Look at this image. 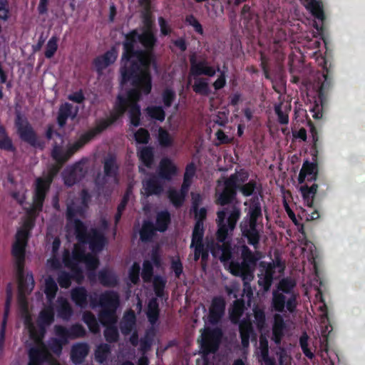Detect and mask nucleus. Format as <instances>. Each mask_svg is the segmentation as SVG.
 <instances>
[{"label":"nucleus","mask_w":365,"mask_h":365,"mask_svg":"<svg viewBox=\"0 0 365 365\" xmlns=\"http://www.w3.org/2000/svg\"><path fill=\"white\" fill-rule=\"evenodd\" d=\"M55 331L56 334L60 336L64 342H66L68 339H74L81 338L86 334V330L81 324H74L69 329L62 326H56Z\"/></svg>","instance_id":"nucleus-12"},{"label":"nucleus","mask_w":365,"mask_h":365,"mask_svg":"<svg viewBox=\"0 0 365 365\" xmlns=\"http://www.w3.org/2000/svg\"><path fill=\"white\" fill-rule=\"evenodd\" d=\"M58 315L63 319H68L71 314V308L67 300L60 299L58 300Z\"/></svg>","instance_id":"nucleus-38"},{"label":"nucleus","mask_w":365,"mask_h":365,"mask_svg":"<svg viewBox=\"0 0 365 365\" xmlns=\"http://www.w3.org/2000/svg\"><path fill=\"white\" fill-rule=\"evenodd\" d=\"M165 284V281L160 277H155L153 281V286L155 294L158 297L163 295V289Z\"/></svg>","instance_id":"nucleus-47"},{"label":"nucleus","mask_w":365,"mask_h":365,"mask_svg":"<svg viewBox=\"0 0 365 365\" xmlns=\"http://www.w3.org/2000/svg\"><path fill=\"white\" fill-rule=\"evenodd\" d=\"M86 205L84 200L76 198L67 203V217L71 220L78 215H81L84 211Z\"/></svg>","instance_id":"nucleus-20"},{"label":"nucleus","mask_w":365,"mask_h":365,"mask_svg":"<svg viewBox=\"0 0 365 365\" xmlns=\"http://www.w3.org/2000/svg\"><path fill=\"white\" fill-rule=\"evenodd\" d=\"M216 202L225 205L228 203V179L222 178L217 181L216 187Z\"/></svg>","instance_id":"nucleus-18"},{"label":"nucleus","mask_w":365,"mask_h":365,"mask_svg":"<svg viewBox=\"0 0 365 365\" xmlns=\"http://www.w3.org/2000/svg\"><path fill=\"white\" fill-rule=\"evenodd\" d=\"M77 113V108L71 104L65 103L59 109L58 115V123L61 127L66 124V119L68 117L74 118Z\"/></svg>","instance_id":"nucleus-22"},{"label":"nucleus","mask_w":365,"mask_h":365,"mask_svg":"<svg viewBox=\"0 0 365 365\" xmlns=\"http://www.w3.org/2000/svg\"><path fill=\"white\" fill-rule=\"evenodd\" d=\"M16 124L22 140L28 142L33 146L39 147L41 149L43 148V144L37 140L34 131L26 119L18 115Z\"/></svg>","instance_id":"nucleus-11"},{"label":"nucleus","mask_w":365,"mask_h":365,"mask_svg":"<svg viewBox=\"0 0 365 365\" xmlns=\"http://www.w3.org/2000/svg\"><path fill=\"white\" fill-rule=\"evenodd\" d=\"M57 164L58 165H53L50 168L46 175L36 179L35 195L34 197L32 207L30 211L31 214L41 210L46 194L49 189L53 178L58 173L62 166V165L58 163H57Z\"/></svg>","instance_id":"nucleus-9"},{"label":"nucleus","mask_w":365,"mask_h":365,"mask_svg":"<svg viewBox=\"0 0 365 365\" xmlns=\"http://www.w3.org/2000/svg\"><path fill=\"white\" fill-rule=\"evenodd\" d=\"M192 209L194 212H197V209L200 205L201 201V196L199 194L192 193Z\"/></svg>","instance_id":"nucleus-54"},{"label":"nucleus","mask_w":365,"mask_h":365,"mask_svg":"<svg viewBox=\"0 0 365 365\" xmlns=\"http://www.w3.org/2000/svg\"><path fill=\"white\" fill-rule=\"evenodd\" d=\"M135 138L138 143L146 144L149 141L150 134L147 130L144 128H140L135 133Z\"/></svg>","instance_id":"nucleus-46"},{"label":"nucleus","mask_w":365,"mask_h":365,"mask_svg":"<svg viewBox=\"0 0 365 365\" xmlns=\"http://www.w3.org/2000/svg\"><path fill=\"white\" fill-rule=\"evenodd\" d=\"M195 173V168L193 164L187 165L185 173L184 174V180L182 182V191L188 192L189 187L192 183V179Z\"/></svg>","instance_id":"nucleus-36"},{"label":"nucleus","mask_w":365,"mask_h":365,"mask_svg":"<svg viewBox=\"0 0 365 365\" xmlns=\"http://www.w3.org/2000/svg\"><path fill=\"white\" fill-rule=\"evenodd\" d=\"M118 167L114 156L109 155L104 160V173L106 176H114Z\"/></svg>","instance_id":"nucleus-34"},{"label":"nucleus","mask_w":365,"mask_h":365,"mask_svg":"<svg viewBox=\"0 0 365 365\" xmlns=\"http://www.w3.org/2000/svg\"><path fill=\"white\" fill-rule=\"evenodd\" d=\"M129 195H130V191L128 190L126 194L123 197L121 202L118 206V210L117 211H118L119 212H123V211L124 210V209H125V206L127 205Z\"/></svg>","instance_id":"nucleus-55"},{"label":"nucleus","mask_w":365,"mask_h":365,"mask_svg":"<svg viewBox=\"0 0 365 365\" xmlns=\"http://www.w3.org/2000/svg\"><path fill=\"white\" fill-rule=\"evenodd\" d=\"M225 210L217 212V231L216 233V242L211 247L212 255L219 259L227 266L228 263V242L226 241L228 234V217Z\"/></svg>","instance_id":"nucleus-7"},{"label":"nucleus","mask_w":365,"mask_h":365,"mask_svg":"<svg viewBox=\"0 0 365 365\" xmlns=\"http://www.w3.org/2000/svg\"><path fill=\"white\" fill-rule=\"evenodd\" d=\"M186 21L192 26L195 31L200 34H202V28L198 21L193 16H188L186 18Z\"/></svg>","instance_id":"nucleus-51"},{"label":"nucleus","mask_w":365,"mask_h":365,"mask_svg":"<svg viewBox=\"0 0 365 365\" xmlns=\"http://www.w3.org/2000/svg\"><path fill=\"white\" fill-rule=\"evenodd\" d=\"M135 324V316L133 311H130L127 314H125L123 320L120 322V328L121 332L125 334H129L133 330Z\"/></svg>","instance_id":"nucleus-24"},{"label":"nucleus","mask_w":365,"mask_h":365,"mask_svg":"<svg viewBox=\"0 0 365 365\" xmlns=\"http://www.w3.org/2000/svg\"><path fill=\"white\" fill-rule=\"evenodd\" d=\"M139 271L140 266L138 264L135 263L133 265L132 269L130 272V279L133 284H136L139 279Z\"/></svg>","instance_id":"nucleus-50"},{"label":"nucleus","mask_w":365,"mask_h":365,"mask_svg":"<svg viewBox=\"0 0 365 365\" xmlns=\"http://www.w3.org/2000/svg\"><path fill=\"white\" fill-rule=\"evenodd\" d=\"M190 61L191 68L188 83L192 84L195 93L207 96L210 92L207 79L200 76L205 74L211 76L214 75L215 70L204 62L196 63L192 59Z\"/></svg>","instance_id":"nucleus-8"},{"label":"nucleus","mask_w":365,"mask_h":365,"mask_svg":"<svg viewBox=\"0 0 365 365\" xmlns=\"http://www.w3.org/2000/svg\"><path fill=\"white\" fill-rule=\"evenodd\" d=\"M34 226V221L28 217L24 222L22 227L16 235V241L13 245L12 253L16 260V272L19 281L18 300L22 309H26L27 302L26 296L31 293L34 287V280L31 274L24 273V263L25 256V247L27 243L29 232Z\"/></svg>","instance_id":"nucleus-4"},{"label":"nucleus","mask_w":365,"mask_h":365,"mask_svg":"<svg viewBox=\"0 0 365 365\" xmlns=\"http://www.w3.org/2000/svg\"><path fill=\"white\" fill-rule=\"evenodd\" d=\"M48 264H50V266L54 269L59 268L61 264L60 260L56 257H53L52 259L48 260Z\"/></svg>","instance_id":"nucleus-58"},{"label":"nucleus","mask_w":365,"mask_h":365,"mask_svg":"<svg viewBox=\"0 0 365 365\" xmlns=\"http://www.w3.org/2000/svg\"><path fill=\"white\" fill-rule=\"evenodd\" d=\"M45 287V292L47 297L50 299L54 298L58 289V287L56 282L52 277H48V278L46 279Z\"/></svg>","instance_id":"nucleus-40"},{"label":"nucleus","mask_w":365,"mask_h":365,"mask_svg":"<svg viewBox=\"0 0 365 365\" xmlns=\"http://www.w3.org/2000/svg\"><path fill=\"white\" fill-rule=\"evenodd\" d=\"M203 233V222L197 220L192 232L191 247H193L195 245H203L202 242Z\"/></svg>","instance_id":"nucleus-30"},{"label":"nucleus","mask_w":365,"mask_h":365,"mask_svg":"<svg viewBox=\"0 0 365 365\" xmlns=\"http://www.w3.org/2000/svg\"><path fill=\"white\" fill-rule=\"evenodd\" d=\"M0 148L7 150H14V147L12 144V141L8 136L5 128L0 125Z\"/></svg>","instance_id":"nucleus-35"},{"label":"nucleus","mask_w":365,"mask_h":365,"mask_svg":"<svg viewBox=\"0 0 365 365\" xmlns=\"http://www.w3.org/2000/svg\"><path fill=\"white\" fill-rule=\"evenodd\" d=\"M171 268L174 271L175 276L180 277V275L182 272V264L179 257H173Z\"/></svg>","instance_id":"nucleus-48"},{"label":"nucleus","mask_w":365,"mask_h":365,"mask_svg":"<svg viewBox=\"0 0 365 365\" xmlns=\"http://www.w3.org/2000/svg\"><path fill=\"white\" fill-rule=\"evenodd\" d=\"M11 298V285L9 284L7 287V299L6 302V310L4 313V319L2 321L1 324V329L0 331V349L2 348L4 338H5V329H6V317L8 314V307Z\"/></svg>","instance_id":"nucleus-31"},{"label":"nucleus","mask_w":365,"mask_h":365,"mask_svg":"<svg viewBox=\"0 0 365 365\" xmlns=\"http://www.w3.org/2000/svg\"><path fill=\"white\" fill-rule=\"evenodd\" d=\"M170 221V214L167 211H162L158 213L155 230L163 232L167 229Z\"/></svg>","instance_id":"nucleus-32"},{"label":"nucleus","mask_w":365,"mask_h":365,"mask_svg":"<svg viewBox=\"0 0 365 365\" xmlns=\"http://www.w3.org/2000/svg\"><path fill=\"white\" fill-rule=\"evenodd\" d=\"M98 278L100 282L106 287H113L117 284L115 274L108 270H103L99 272Z\"/></svg>","instance_id":"nucleus-28"},{"label":"nucleus","mask_w":365,"mask_h":365,"mask_svg":"<svg viewBox=\"0 0 365 365\" xmlns=\"http://www.w3.org/2000/svg\"><path fill=\"white\" fill-rule=\"evenodd\" d=\"M155 228L150 222H145L140 230V239L143 241L150 240L154 235Z\"/></svg>","instance_id":"nucleus-39"},{"label":"nucleus","mask_w":365,"mask_h":365,"mask_svg":"<svg viewBox=\"0 0 365 365\" xmlns=\"http://www.w3.org/2000/svg\"><path fill=\"white\" fill-rule=\"evenodd\" d=\"M89 351V347L86 343H77L71 348V357L73 363L81 364Z\"/></svg>","instance_id":"nucleus-17"},{"label":"nucleus","mask_w":365,"mask_h":365,"mask_svg":"<svg viewBox=\"0 0 365 365\" xmlns=\"http://www.w3.org/2000/svg\"><path fill=\"white\" fill-rule=\"evenodd\" d=\"M53 320V312L51 309H45L40 313L38 326L36 327L26 318V324L30 337L36 343V346L29 350V362L28 365H40L43 361L50 358V353L41 339L45 333V327L49 325Z\"/></svg>","instance_id":"nucleus-6"},{"label":"nucleus","mask_w":365,"mask_h":365,"mask_svg":"<svg viewBox=\"0 0 365 365\" xmlns=\"http://www.w3.org/2000/svg\"><path fill=\"white\" fill-rule=\"evenodd\" d=\"M143 188L147 195H160L163 191V185L156 175H152L143 181Z\"/></svg>","instance_id":"nucleus-14"},{"label":"nucleus","mask_w":365,"mask_h":365,"mask_svg":"<svg viewBox=\"0 0 365 365\" xmlns=\"http://www.w3.org/2000/svg\"><path fill=\"white\" fill-rule=\"evenodd\" d=\"M118 331L115 327L113 325L107 326L104 331V336L107 341L112 343L115 342L118 339Z\"/></svg>","instance_id":"nucleus-41"},{"label":"nucleus","mask_w":365,"mask_h":365,"mask_svg":"<svg viewBox=\"0 0 365 365\" xmlns=\"http://www.w3.org/2000/svg\"><path fill=\"white\" fill-rule=\"evenodd\" d=\"M177 174V168L168 158H163L160 163L159 175L165 180H170Z\"/></svg>","instance_id":"nucleus-19"},{"label":"nucleus","mask_w":365,"mask_h":365,"mask_svg":"<svg viewBox=\"0 0 365 365\" xmlns=\"http://www.w3.org/2000/svg\"><path fill=\"white\" fill-rule=\"evenodd\" d=\"M175 46L180 48L182 51L186 50V45L183 40L180 39L175 41Z\"/></svg>","instance_id":"nucleus-64"},{"label":"nucleus","mask_w":365,"mask_h":365,"mask_svg":"<svg viewBox=\"0 0 365 365\" xmlns=\"http://www.w3.org/2000/svg\"><path fill=\"white\" fill-rule=\"evenodd\" d=\"M159 316L158 303L155 298L150 300L148 305L147 317L151 324H155Z\"/></svg>","instance_id":"nucleus-25"},{"label":"nucleus","mask_w":365,"mask_h":365,"mask_svg":"<svg viewBox=\"0 0 365 365\" xmlns=\"http://www.w3.org/2000/svg\"><path fill=\"white\" fill-rule=\"evenodd\" d=\"M226 303L220 297L215 298L210 309L209 321L212 324L217 323L225 313Z\"/></svg>","instance_id":"nucleus-13"},{"label":"nucleus","mask_w":365,"mask_h":365,"mask_svg":"<svg viewBox=\"0 0 365 365\" xmlns=\"http://www.w3.org/2000/svg\"><path fill=\"white\" fill-rule=\"evenodd\" d=\"M158 139L159 143L163 147H171L173 143L172 135L163 128L158 129Z\"/></svg>","instance_id":"nucleus-37"},{"label":"nucleus","mask_w":365,"mask_h":365,"mask_svg":"<svg viewBox=\"0 0 365 365\" xmlns=\"http://www.w3.org/2000/svg\"><path fill=\"white\" fill-rule=\"evenodd\" d=\"M86 170L83 165L81 163L76 164L72 169L64 175L65 184L72 186L76 182L81 180L85 175Z\"/></svg>","instance_id":"nucleus-15"},{"label":"nucleus","mask_w":365,"mask_h":365,"mask_svg":"<svg viewBox=\"0 0 365 365\" xmlns=\"http://www.w3.org/2000/svg\"><path fill=\"white\" fill-rule=\"evenodd\" d=\"M151 1L152 0H139V4L143 9V18L147 29L141 35L137 36L133 33L126 36L122 58L123 67L120 69L123 85L126 81H131L135 86H143L145 93H149L151 90L149 66L152 57L150 52L143 51L140 45L150 49L153 48L155 41L150 30Z\"/></svg>","instance_id":"nucleus-1"},{"label":"nucleus","mask_w":365,"mask_h":365,"mask_svg":"<svg viewBox=\"0 0 365 365\" xmlns=\"http://www.w3.org/2000/svg\"><path fill=\"white\" fill-rule=\"evenodd\" d=\"M195 213V216L198 217V220L202 222L206 216V210L205 208H201L200 210L197 209V212Z\"/></svg>","instance_id":"nucleus-59"},{"label":"nucleus","mask_w":365,"mask_h":365,"mask_svg":"<svg viewBox=\"0 0 365 365\" xmlns=\"http://www.w3.org/2000/svg\"><path fill=\"white\" fill-rule=\"evenodd\" d=\"M222 336L220 329H205L201 335V347L204 354L215 352L219 346Z\"/></svg>","instance_id":"nucleus-10"},{"label":"nucleus","mask_w":365,"mask_h":365,"mask_svg":"<svg viewBox=\"0 0 365 365\" xmlns=\"http://www.w3.org/2000/svg\"><path fill=\"white\" fill-rule=\"evenodd\" d=\"M175 96V92L170 90L166 89L163 94V98L164 104L166 107H170L172 104V102Z\"/></svg>","instance_id":"nucleus-49"},{"label":"nucleus","mask_w":365,"mask_h":365,"mask_svg":"<svg viewBox=\"0 0 365 365\" xmlns=\"http://www.w3.org/2000/svg\"><path fill=\"white\" fill-rule=\"evenodd\" d=\"M71 296L73 300L80 307H83L87 304V294L84 288L79 287L73 289Z\"/></svg>","instance_id":"nucleus-27"},{"label":"nucleus","mask_w":365,"mask_h":365,"mask_svg":"<svg viewBox=\"0 0 365 365\" xmlns=\"http://www.w3.org/2000/svg\"><path fill=\"white\" fill-rule=\"evenodd\" d=\"M195 254L194 260L197 261L201 255V252L203 251V245H195Z\"/></svg>","instance_id":"nucleus-57"},{"label":"nucleus","mask_w":365,"mask_h":365,"mask_svg":"<svg viewBox=\"0 0 365 365\" xmlns=\"http://www.w3.org/2000/svg\"><path fill=\"white\" fill-rule=\"evenodd\" d=\"M69 99L76 103H81L83 100V96L81 93H75L69 96Z\"/></svg>","instance_id":"nucleus-62"},{"label":"nucleus","mask_w":365,"mask_h":365,"mask_svg":"<svg viewBox=\"0 0 365 365\" xmlns=\"http://www.w3.org/2000/svg\"><path fill=\"white\" fill-rule=\"evenodd\" d=\"M153 277V265L150 262L145 261L143 263L142 277L145 282H150Z\"/></svg>","instance_id":"nucleus-45"},{"label":"nucleus","mask_w":365,"mask_h":365,"mask_svg":"<svg viewBox=\"0 0 365 365\" xmlns=\"http://www.w3.org/2000/svg\"><path fill=\"white\" fill-rule=\"evenodd\" d=\"M216 135L220 143H226L227 136L222 130H217Z\"/></svg>","instance_id":"nucleus-63"},{"label":"nucleus","mask_w":365,"mask_h":365,"mask_svg":"<svg viewBox=\"0 0 365 365\" xmlns=\"http://www.w3.org/2000/svg\"><path fill=\"white\" fill-rule=\"evenodd\" d=\"M116 309H102L98 314V319L103 326L113 325L117 322Z\"/></svg>","instance_id":"nucleus-23"},{"label":"nucleus","mask_w":365,"mask_h":365,"mask_svg":"<svg viewBox=\"0 0 365 365\" xmlns=\"http://www.w3.org/2000/svg\"><path fill=\"white\" fill-rule=\"evenodd\" d=\"M140 158L146 166H150L153 160L152 148L148 147L143 148L140 151Z\"/></svg>","instance_id":"nucleus-42"},{"label":"nucleus","mask_w":365,"mask_h":365,"mask_svg":"<svg viewBox=\"0 0 365 365\" xmlns=\"http://www.w3.org/2000/svg\"><path fill=\"white\" fill-rule=\"evenodd\" d=\"M159 24L160 26V30H161L162 34H163L164 35L168 34L170 32V30L168 28L166 22L163 17L159 18Z\"/></svg>","instance_id":"nucleus-56"},{"label":"nucleus","mask_w":365,"mask_h":365,"mask_svg":"<svg viewBox=\"0 0 365 365\" xmlns=\"http://www.w3.org/2000/svg\"><path fill=\"white\" fill-rule=\"evenodd\" d=\"M130 82L133 88L124 94L118 95L115 113L110 121H103L96 127L88 130L78 141L70 145L65 153L62 150L61 145H58L56 142L55 143L51 152V156L56 163L61 165L65 163L75 152L104 130L110 123L121 116L125 110L128 111L130 122L133 125L138 126L140 124V110L137 103L140 99V92L146 93L143 86H135L131 81Z\"/></svg>","instance_id":"nucleus-2"},{"label":"nucleus","mask_w":365,"mask_h":365,"mask_svg":"<svg viewBox=\"0 0 365 365\" xmlns=\"http://www.w3.org/2000/svg\"><path fill=\"white\" fill-rule=\"evenodd\" d=\"M148 113L151 118L160 121L165 119V112L161 107H150L147 109Z\"/></svg>","instance_id":"nucleus-44"},{"label":"nucleus","mask_w":365,"mask_h":365,"mask_svg":"<svg viewBox=\"0 0 365 365\" xmlns=\"http://www.w3.org/2000/svg\"><path fill=\"white\" fill-rule=\"evenodd\" d=\"M58 38L56 36L52 37L46 44L45 56L48 58H51L57 50Z\"/></svg>","instance_id":"nucleus-43"},{"label":"nucleus","mask_w":365,"mask_h":365,"mask_svg":"<svg viewBox=\"0 0 365 365\" xmlns=\"http://www.w3.org/2000/svg\"><path fill=\"white\" fill-rule=\"evenodd\" d=\"M187 193V192L182 191V186L180 191H178L176 190H170L168 192V197L172 203L175 207H180V205H182Z\"/></svg>","instance_id":"nucleus-33"},{"label":"nucleus","mask_w":365,"mask_h":365,"mask_svg":"<svg viewBox=\"0 0 365 365\" xmlns=\"http://www.w3.org/2000/svg\"><path fill=\"white\" fill-rule=\"evenodd\" d=\"M130 82L133 88L124 94L118 95L115 113L110 121H103L96 127L88 130L78 141L70 145L65 153L62 150L61 145H58L56 142L55 143L51 152V156L56 163L61 165L65 163L75 152L104 130L110 123L121 116L125 110L128 111L130 122L133 125L138 126L140 124V110L137 103L140 99V92L146 93L143 86H135L131 81Z\"/></svg>","instance_id":"nucleus-3"},{"label":"nucleus","mask_w":365,"mask_h":365,"mask_svg":"<svg viewBox=\"0 0 365 365\" xmlns=\"http://www.w3.org/2000/svg\"><path fill=\"white\" fill-rule=\"evenodd\" d=\"M47 0H40V3L38 7L40 14H44L47 11L46 8Z\"/></svg>","instance_id":"nucleus-60"},{"label":"nucleus","mask_w":365,"mask_h":365,"mask_svg":"<svg viewBox=\"0 0 365 365\" xmlns=\"http://www.w3.org/2000/svg\"><path fill=\"white\" fill-rule=\"evenodd\" d=\"M99 304L102 309H116L119 304V296L113 291L106 292L100 295Z\"/></svg>","instance_id":"nucleus-16"},{"label":"nucleus","mask_w":365,"mask_h":365,"mask_svg":"<svg viewBox=\"0 0 365 365\" xmlns=\"http://www.w3.org/2000/svg\"><path fill=\"white\" fill-rule=\"evenodd\" d=\"M73 274H70L66 272H61L58 274V282L61 287L68 288L72 279H76L78 283L82 278V273L78 269H72Z\"/></svg>","instance_id":"nucleus-21"},{"label":"nucleus","mask_w":365,"mask_h":365,"mask_svg":"<svg viewBox=\"0 0 365 365\" xmlns=\"http://www.w3.org/2000/svg\"><path fill=\"white\" fill-rule=\"evenodd\" d=\"M83 319L88 325L90 331L94 334L100 331V327L97 319L93 314L91 312H85L83 314Z\"/></svg>","instance_id":"nucleus-29"},{"label":"nucleus","mask_w":365,"mask_h":365,"mask_svg":"<svg viewBox=\"0 0 365 365\" xmlns=\"http://www.w3.org/2000/svg\"><path fill=\"white\" fill-rule=\"evenodd\" d=\"M74 227L76 237L82 245L75 246L73 252V257L77 261H83L88 269L94 270L98 267V259L93 254H86L82 250L81 246L88 243L90 249L93 252H99L105 244L104 235L97 229H91L89 232H87L84 225L78 220H74Z\"/></svg>","instance_id":"nucleus-5"},{"label":"nucleus","mask_w":365,"mask_h":365,"mask_svg":"<svg viewBox=\"0 0 365 365\" xmlns=\"http://www.w3.org/2000/svg\"><path fill=\"white\" fill-rule=\"evenodd\" d=\"M95 65L98 71H102L109 66L108 63L105 61V59L103 58V56L98 57L95 60Z\"/></svg>","instance_id":"nucleus-53"},{"label":"nucleus","mask_w":365,"mask_h":365,"mask_svg":"<svg viewBox=\"0 0 365 365\" xmlns=\"http://www.w3.org/2000/svg\"><path fill=\"white\" fill-rule=\"evenodd\" d=\"M110 353V346L107 344H101L95 351L96 360L102 364L105 362Z\"/></svg>","instance_id":"nucleus-26"},{"label":"nucleus","mask_w":365,"mask_h":365,"mask_svg":"<svg viewBox=\"0 0 365 365\" xmlns=\"http://www.w3.org/2000/svg\"><path fill=\"white\" fill-rule=\"evenodd\" d=\"M103 58L105 59V61L108 63V65L113 63L116 59V52L115 50H111L106 53Z\"/></svg>","instance_id":"nucleus-52"},{"label":"nucleus","mask_w":365,"mask_h":365,"mask_svg":"<svg viewBox=\"0 0 365 365\" xmlns=\"http://www.w3.org/2000/svg\"><path fill=\"white\" fill-rule=\"evenodd\" d=\"M225 84V79L224 77L219 78L214 83V86L215 89H220L222 87H223Z\"/></svg>","instance_id":"nucleus-61"}]
</instances>
